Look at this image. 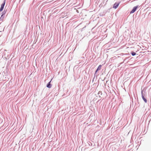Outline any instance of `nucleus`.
<instances>
[{
	"label": "nucleus",
	"instance_id": "obj_6",
	"mask_svg": "<svg viewBox=\"0 0 151 151\" xmlns=\"http://www.w3.org/2000/svg\"><path fill=\"white\" fill-rule=\"evenodd\" d=\"M142 98L143 99V100L145 101V103H147V100L145 98V97H144V96H143V94H142Z\"/></svg>",
	"mask_w": 151,
	"mask_h": 151
},
{
	"label": "nucleus",
	"instance_id": "obj_1",
	"mask_svg": "<svg viewBox=\"0 0 151 151\" xmlns=\"http://www.w3.org/2000/svg\"><path fill=\"white\" fill-rule=\"evenodd\" d=\"M6 0H4L3 3L2 4L0 8V12L2 11L3 9L4 6L5 4Z\"/></svg>",
	"mask_w": 151,
	"mask_h": 151
},
{
	"label": "nucleus",
	"instance_id": "obj_4",
	"mask_svg": "<svg viewBox=\"0 0 151 151\" xmlns=\"http://www.w3.org/2000/svg\"><path fill=\"white\" fill-rule=\"evenodd\" d=\"M101 66H102L101 65H100L99 66V67H98V68H97L96 70V71L95 73H96L99 70H100L101 69Z\"/></svg>",
	"mask_w": 151,
	"mask_h": 151
},
{
	"label": "nucleus",
	"instance_id": "obj_3",
	"mask_svg": "<svg viewBox=\"0 0 151 151\" xmlns=\"http://www.w3.org/2000/svg\"><path fill=\"white\" fill-rule=\"evenodd\" d=\"M119 4V3H115L114 4L113 7L115 9H116L118 7Z\"/></svg>",
	"mask_w": 151,
	"mask_h": 151
},
{
	"label": "nucleus",
	"instance_id": "obj_2",
	"mask_svg": "<svg viewBox=\"0 0 151 151\" xmlns=\"http://www.w3.org/2000/svg\"><path fill=\"white\" fill-rule=\"evenodd\" d=\"M138 7V6H135L134 7L132 10L130 12V13L132 14L134 13Z\"/></svg>",
	"mask_w": 151,
	"mask_h": 151
},
{
	"label": "nucleus",
	"instance_id": "obj_8",
	"mask_svg": "<svg viewBox=\"0 0 151 151\" xmlns=\"http://www.w3.org/2000/svg\"><path fill=\"white\" fill-rule=\"evenodd\" d=\"M132 55L133 56H134V55H136V53H135V52H132Z\"/></svg>",
	"mask_w": 151,
	"mask_h": 151
},
{
	"label": "nucleus",
	"instance_id": "obj_7",
	"mask_svg": "<svg viewBox=\"0 0 151 151\" xmlns=\"http://www.w3.org/2000/svg\"><path fill=\"white\" fill-rule=\"evenodd\" d=\"M3 15H4V14H3L1 15V17L0 18V19H1V20H3V18H4V17H3Z\"/></svg>",
	"mask_w": 151,
	"mask_h": 151
},
{
	"label": "nucleus",
	"instance_id": "obj_5",
	"mask_svg": "<svg viewBox=\"0 0 151 151\" xmlns=\"http://www.w3.org/2000/svg\"><path fill=\"white\" fill-rule=\"evenodd\" d=\"M50 82L51 81H50L49 83H48L47 85V87L50 88L51 87V85H50Z\"/></svg>",
	"mask_w": 151,
	"mask_h": 151
}]
</instances>
